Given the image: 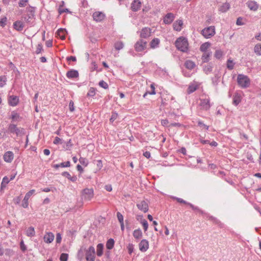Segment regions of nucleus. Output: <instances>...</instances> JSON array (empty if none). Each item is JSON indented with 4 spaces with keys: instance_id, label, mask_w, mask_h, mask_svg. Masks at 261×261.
Returning a JSON list of instances; mask_svg holds the SVG:
<instances>
[{
    "instance_id": "obj_60",
    "label": "nucleus",
    "mask_w": 261,
    "mask_h": 261,
    "mask_svg": "<svg viewBox=\"0 0 261 261\" xmlns=\"http://www.w3.org/2000/svg\"><path fill=\"white\" fill-rule=\"evenodd\" d=\"M56 190V188L55 187L49 188H45L41 189V191L44 192H49L50 191L54 192Z\"/></svg>"
},
{
    "instance_id": "obj_45",
    "label": "nucleus",
    "mask_w": 261,
    "mask_h": 261,
    "mask_svg": "<svg viewBox=\"0 0 261 261\" xmlns=\"http://www.w3.org/2000/svg\"><path fill=\"white\" fill-rule=\"evenodd\" d=\"M171 198L172 199L176 200L178 202L180 203H184V204L188 205V203H190V202H188L186 201V200L182 199V198H178V197H177L175 196H172Z\"/></svg>"
},
{
    "instance_id": "obj_4",
    "label": "nucleus",
    "mask_w": 261,
    "mask_h": 261,
    "mask_svg": "<svg viewBox=\"0 0 261 261\" xmlns=\"http://www.w3.org/2000/svg\"><path fill=\"white\" fill-rule=\"evenodd\" d=\"M201 34L206 39L211 38L216 34L215 27L214 26H210L202 30Z\"/></svg>"
},
{
    "instance_id": "obj_59",
    "label": "nucleus",
    "mask_w": 261,
    "mask_h": 261,
    "mask_svg": "<svg viewBox=\"0 0 261 261\" xmlns=\"http://www.w3.org/2000/svg\"><path fill=\"white\" fill-rule=\"evenodd\" d=\"M28 2V0H19L18 3L19 6L20 7H23L27 5V3Z\"/></svg>"
},
{
    "instance_id": "obj_35",
    "label": "nucleus",
    "mask_w": 261,
    "mask_h": 261,
    "mask_svg": "<svg viewBox=\"0 0 261 261\" xmlns=\"http://www.w3.org/2000/svg\"><path fill=\"white\" fill-rule=\"evenodd\" d=\"M133 236L137 240L141 239L142 237L141 230L140 228L135 230L133 232Z\"/></svg>"
},
{
    "instance_id": "obj_28",
    "label": "nucleus",
    "mask_w": 261,
    "mask_h": 261,
    "mask_svg": "<svg viewBox=\"0 0 261 261\" xmlns=\"http://www.w3.org/2000/svg\"><path fill=\"white\" fill-rule=\"evenodd\" d=\"M184 65L186 68L190 70L194 69L196 66L195 62L190 60L186 61Z\"/></svg>"
},
{
    "instance_id": "obj_3",
    "label": "nucleus",
    "mask_w": 261,
    "mask_h": 261,
    "mask_svg": "<svg viewBox=\"0 0 261 261\" xmlns=\"http://www.w3.org/2000/svg\"><path fill=\"white\" fill-rule=\"evenodd\" d=\"M94 197V190L92 188H85L82 191L81 199L84 201H89Z\"/></svg>"
},
{
    "instance_id": "obj_1",
    "label": "nucleus",
    "mask_w": 261,
    "mask_h": 261,
    "mask_svg": "<svg viewBox=\"0 0 261 261\" xmlns=\"http://www.w3.org/2000/svg\"><path fill=\"white\" fill-rule=\"evenodd\" d=\"M175 46L177 49L182 53H188L189 51L188 41L185 37H178L175 42Z\"/></svg>"
},
{
    "instance_id": "obj_41",
    "label": "nucleus",
    "mask_w": 261,
    "mask_h": 261,
    "mask_svg": "<svg viewBox=\"0 0 261 261\" xmlns=\"http://www.w3.org/2000/svg\"><path fill=\"white\" fill-rule=\"evenodd\" d=\"M7 78L6 75L0 76V88L3 87L6 85Z\"/></svg>"
},
{
    "instance_id": "obj_38",
    "label": "nucleus",
    "mask_w": 261,
    "mask_h": 261,
    "mask_svg": "<svg viewBox=\"0 0 261 261\" xmlns=\"http://www.w3.org/2000/svg\"><path fill=\"white\" fill-rule=\"evenodd\" d=\"M211 43L208 42L202 43L200 47V50L202 52H206L207 49L210 47Z\"/></svg>"
},
{
    "instance_id": "obj_57",
    "label": "nucleus",
    "mask_w": 261,
    "mask_h": 261,
    "mask_svg": "<svg viewBox=\"0 0 261 261\" xmlns=\"http://www.w3.org/2000/svg\"><path fill=\"white\" fill-rule=\"evenodd\" d=\"M128 252L129 254H131L134 250V245L133 244H129L127 247Z\"/></svg>"
},
{
    "instance_id": "obj_40",
    "label": "nucleus",
    "mask_w": 261,
    "mask_h": 261,
    "mask_svg": "<svg viewBox=\"0 0 261 261\" xmlns=\"http://www.w3.org/2000/svg\"><path fill=\"white\" fill-rule=\"evenodd\" d=\"M235 65V63L233 62V60L230 58L228 59L227 61L226 66L227 68L231 70H232L234 68V66Z\"/></svg>"
},
{
    "instance_id": "obj_55",
    "label": "nucleus",
    "mask_w": 261,
    "mask_h": 261,
    "mask_svg": "<svg viewBox=\"0 0 261 261\" xmlns=\"http://www.w3.org/2000/svg\"><path fill=\"white\" fill-rule=\"evenodd\" d=\"M141 223L142 224V226L143 227L144 230L145 231H147L148 227V224L147 221L145 219H143Z\"/></svg>"
},
{
    "instance_id": "obj_46",
    "label": "nucleus",
    "mask_w": 261,
    "mask_h": 261,
    "mask_svg": "<svg viewBox=\"0 0 261 261\" xmlns=\"http://www.w3.org/2000/svg\"><path fill=\"white\" fill-rule=\"evenodd\" d=\"M95 95V89L93 87H90L87 96L88 97H93Z\"/></svg>"
},
{
    "instance_id": "obj_12",
    "label": "nucleus",
    "mask_w": 261,
    "mask_h": 261,
    "mask_svg": "<svg viewBox=\"0 0 261 261\" xmlns=\"http://www.w3.org/2000/svg\"><path fill=\"white\" fill-rule=\"evenodd\" d=\"M139 250L142 252H146L149 248V242L146 239H143L139 244Z\"/></svg>"
},
{
    "instance_id": "obj_61",
    "label": "nucleus",
    "mask_w": 261,
    "mask_h": 261,
    "mask_svg": "<svg viewBox=\"0 0 261 261\" xmlns=\"http://www.w3.org/2000/svg\"><path fill=\"white\" fill-rule=\"evenodd\" d=\"M20 249L23 251L24 252L27 250V247L25 245L24 243V242L23 240H22L20 243Z\"/></svg>"
},
{
    "instance_id": "obj_7",
    "label": "nucleus",
    "mask_w": 261,
    "mask_h": 261,
    "mask_svg": "<svg viewBox=\"0 0 261 261\" xmlns=\"http://www.w3.org/2000/svg\"><path fill=\"white\" fill-rule=\"evenodd\" d=\"M147 47V41L142 39L138 40L134 45V48L136 51L140 52L145 50Z\"/></svg>"
},
{
    "instance_id": "obj_9",
    "label": "nucleus",
    "mask_w": 261,
    "mask_h": 261,
    "mask_svg": "<svg viewBox=\"0 0 261 261\" xmlns=\"http://www.w3.org/2000/svg\"><path fill=\"white\" fill-rule=\"evenodd\" d=\"M35 190L33 189L27 192L22 201L21 206L24 208H27L29 206V199L30 197L35 193Z\"/></svg>"
},
{
    "instance_id": "obj_51",
    "label": "nucleus",
    "mask_w": 261,
    "mask_h": 261,
    "mask_svg": "<svg viewBox=\"0 0 261 261\" xmlns=\"http://www.w3.org/2000/svg\"><path fill=\"white\" fill-rule=\"evenodd\" d=\"M197 124L199 127L204 128L206 130L208 129L209 126L205 124L202 121L198 120L197 122Z\"/></svg>"
},
{
    "instance_id": "obj_24",
    "label": "nucleus",
    "mask_w": 261,
    "mask_h": 261,
    "mask_svg": "<svg viewBox=\"0 0 261 261\" xmlns=\"http://www.w3.org/2000/svg\"><path fill=\"white\" fill-rule=\"evenodd\" d=\"M10 118L12 119L13 122H18L20 120L21 118L18 113L16 111H13L11 112V115Z\"/></svg>"
},
{
    "instance_id": "obj_8",
    "label": "nucleus",
    "mask_w": 261,
    "mask_h": 261,
    "mask_svg": "<svg viewBox=\"0 0 261 261\" xmlns=\"http://www.w3.org/2000/svg\"><path fill=\"white\" fill-rule=\"evenodd\" d=\"M8 130L11 133H15L17 136H18L20 134H24V129L23 128H21V129H19L16 124H10L8 126Z\"/></svg>"
},
{
    "instance_id": "obj_10",
    "label": "nucleus",
    "mask_w": 261,
    "mask_h": 261,
    "mask_svg": "<svg viewBox=\"0 0 261 261\" xmlns=\"http://www.w3.org/2000/svg\"><path fill=\"white\" fill-rule=\"evenodd\" d=\"M8 102L9 106L15 107L19 102V97L16 95H9L8 97Z\"/></svg>"
},
{
    "instance_id": "obj_62",
    "label": "nucleus",
    "mask_w": 261,
    "mask_h": 261,
    "mask_svg": "<svg viewBox=\"0 0 261 261\" xmlns=\"http://www.w3.org/2000/svg\"><path fill=\"white\" fill-rule=\"evenodd\" d=\"M62 240V236L60 233H58L56 235V243L57 244H60Z\"/></svg>"
},
{
    "instance_id": "obj_19",
    "label": "nucleus",
    "mask_w": 261,
    "mask_h": 261,
    "mask_svg": "<svg viewBox=\"0 0 261 261\" xmlns=\"http://www.w3.org/2000/svg\"><path fill=\"white\" fill-rule=\"evenodd\" d=\"M55 238V236L53 233L48 232L45 233L43 237L44 241L47 244L51 243Z\"/></svg>"
},
{
    "instance_id": "obj_29",
    "label": "nucleus",
    "mask_w": 261,
    "mask_h": 261,
    "mask_svg": "<svg viewBox=\"0 0 261 261\" xmlns=\"http://www.w3.org/2000/svg\"><path fill=\"white\" fill-rule=\"evenodd\" d=\"M160 42V40L159 38H153L150 43V48L154 49L158 47Z\"/></svg>"
},
{
    "instance_id": "obj_17",
    "label": "nucleus",
    "mask_w": 261,
    "mask_h": 261,
    "mask_svg": "<svg viewBox=\"0 0 261 261\" xmlns=\"http://www.w3.org/2000/svg\"><path fill=\"white\" fill-rule=\"evenodd\" d=\"M4 160L7 163H11L14 159V153L12 151H6L3 155Z\"/></svg>"
},
{
    "instance_id": "obj_64",
    "label": "nucleus",
    "mask_w": 261,
    "mask_h": 261,
    "mask_svg": "<svg viewBox=\"0 0 261 261\" xmlns=\"http://www.w3.org/2000/svg\"><path fill=\"white\" fill-rule=\"evenodd\" d=\"M96 166L99 170H100L102 168L103 165L101 160H99L96 161Z\"/></svg>"
},
{
    "instance_id": "obj_44",
    "label": "nucleus",
    "mask_w": 261,
    "mask_h": 261,
    "mask_svg": "<svg viewBox=\"0 0 261 261\" xmlns=\"http://www.w3.org/2000/svg\"><path fill=\"white\" fill-rule=\"evenodd\" d=\"M79 160L80 164L85 167H87L89 164L88 160L85 158L81 157Z\"/></svg>"
},
{
    "instance_id": "obj_21",
    "label": "nucleus",
    "mask_w": 261,
    "mask_h": 261,
    "mask_svg": "<svg viewBox=\"0 0 261 261\" xmlns=\"http://www.w3.org/2000/svg\"><path fill=\"white\" fill-rule=\"evenodd\" d=\"M246 5L250 10L253 11H256L258 8V5L255 1H249L246 3Z\"/></svg>"
},
{
    "instance_id": "obj_37",
    "label": "nucleus",
    "mask_w": 261,
    "mask_h": 261,
    "mask_svg": "<svg viewBox=\"0 0 261 261\" xmlns=\"http://www.w3.org/2000/svg\"><path fill=\"white\" fill-rule=\"evenodd\" d=\"M103 245L99 243L97 245L96 254L98 256H101L103 254Z\"/></svg>"
},
{
    "instance_id": "obj_54",
    "label": "nucleus",
    "mask_w": 261,
    "mask_h": 261,
    "mask_svg": "<svg viewBox=\"0 0 261 261\" xmlns=\"http://www.w3.org/2000/svg\"><path fill=\"white\" fill-rule=\"evenodd\" d=\"M60 166L62 168L69 167L71 166L70 162L68 161L66 162L61 163Z\"/></svg>"
},
{
    "instance_id": "obj_42",
    "label": "nucleus",
    "mask_w": 261,
    "mask_h": 261,
    "mask_svg": "<svg viewBox=\"0 0 261 261\" xmlns=\"http://www.w3.org/2000/svg\"><path fill=\"white\" fill-rule=\"evenodd\" d=\"M254 53L258 56H261V44H257L254 48Z\"/></svg>"
},
{
    "instance_id": "obj_43",
    "label": "nucleus",
    "mask_w": 261,
    "mask_h": 261,
    "mask_svg": "<svg viewBox=\"0 0 261 261\" xmlns=\"http://www.w3.org/2000/svg\"><path fill=\"white\" fill-rule=\"evenodd\" d=\"M223 55V51L221 49H217L214 54V57L217 59H220Z\"/></svg>"
},
{
    "instance_id": "obj_39",
    "label": "nucleus",
    "mask_w": 261,
    "mask_h": 261,
    "mask_svg": "<svg viewBox=\"0 0 261 261\" xmlns=\"http://www.w3.org/2000/svg\"><path fill=\"white\" fill-rule=\"evenodd\" d=\"M10 182L9 178L7 176H5L3 178L2 181L1 182V189H3L4 188H5L7 185Z\"/></svg>"
},
{
    "instance_id": "obj_16",
    "label": "nucleus",
    "mask_w": 261,
    "mask_h": 261,
    "mask_svg": "<svg viewBox=\"0 0 261 261\" xmlns=\"http://www.w3.org/2000/svg\"><path fill=\"white\" fill-rule=\"evenodd\" d=\"M175 18L174 15L172 13H168L164 17L163 21L166 24L171 23Z\"/></svg>"
},
{
    "instance_id": "obj_56",
    "label": "nucleus",
    "mask_w": 261,
    "mask_h": 261,
    "mask_svg": "<svg viewBox=\"0 0 261 261\" xmlns=\"http://www.w3.org/2000/svg\"><path fill=\"white\" fill-rule=\"evenodd\" d=\"M196 90V87L193 85L189 86L188 88V93L191 94Z\"/></svg>"
},
{
    "instance_id": "obj_2",
    "label": "nucleus",
    "mask_w": 261,
    "mask_h": 261,
    "mask_svg": "<svg viewBox=\"0 0 261 261\" xmlns=\"http://www.w3.org/2000/svg\"><path fill=\"white\" fill-rule=\"evenodd\" d=\"M238 85L242 88H246L249 86L250 80L247 76L242 74H239L237 77Z\"/></svg>"
},
{
    "instance_id": "obj_48",
    "label": "nucleus",
    "mask_w": 261,
    "mask_h": 261,
    "mask_svg": "<svg viewBox=\"0 0 261 261\" xmlns=\"http://www.w3.org/2000/svg\"><path fill=\"white\" fill-rule=\"evenodd\" d=\"M68 258V254L65 253H62L60 255V261H67Z\"/></svg>"
},
{
    "instance_id": "obj_23",
    "label": "nucleus",
    "mask_w": 261,
    "mask_h": 261,
    "mask_svg": "<svg viewBox=\"0 0 261 261\" xmlns=\"http://www.w3.org/2000/svg\"><path fill=\"white\" fill-rule=\"evenodd\" d=\"M200 106L203 110H207L210 107V100L208 99H203L201 100Z\"/></svg>"
},
{
    "instance_id": "obj_53",
    "label": "nucleus",
    "mask_w": 261,
    "mask_h": 261,
    "mask_svg": "<svg viewBox=\"0 0 261 261\" xmlns=\"http://www.w3.org/2000/svg\"><path fill=\"white\" fill-rule=\"evenodd\" d=\"M117 217L120 223H122L124 222L123 216L121 213L119 212H117Z\"/></svg>"
},
{
    "instance_id": "obj_13",
    "label": "nucleus",
    "mask_w": 261,
    "mask_h": 261,
    "mask_svg": "<svg viewBox=\"0 0 261 261\" xmlns=\"http://www.w3.org/2000/svg\"><path fill=\"white\" fill-rule=\"evenodd\" d=\"M92 17L96 22H100L105 19L106 15L103 12L97 11L93 13Z\"/></svg>"
},
{
    "instance_id": "obj_31",
    "label": "nucleus",
    "mask_w": 261,
    "mask_h": 261,
    "mask_svg": "<svg viewBox=\"0 0 261 261\" xmlns=\"http://www.w3.org/2000/svg\"><path fill=\"white\" fill-rule=\"evenodd\" d=\"M241 98L240 95L238 93H235L233 96V101L232 103L237 106L241 102Z\"/></svg>"
},
{
    "instance_id": "obj_32",
    "label": "nucleus",
    "mask_w": 261,
    "mask_h": 261,
    "mask_svg": "<svg viewBox=\"0 0 261 261\" xmlns=\"http://www.w3.org/2000/svg\"><path fill=\"white\" fill-rule=\"evenodd\" d=\"M33 17H34V14L31 12L30 14H28L27 16L24 17V20L30 25H32L33 24V22L32 21V20Z\"/></svg>"
},
{
    "instance_id": "obj_36",
    "label": "nucleus",
    "mask_w": 261,
    "mask_h": 261,
    "mask_svg": "<svg viewBox=\"0 0 261 261\" xmlns=\"http://www.w3.org/2000/svg\"><path fill=\"white\" fill-rule=\"evenodd\" d=\"M114 46L116 50L119 51L123 48L124 45L122 41H118L115 42Z\"/></svg>"
},
{
    "instance_id": "obj_27",
    "label": "nucleus",
    "mask_w": 261,
    "mask_h": 261,
    "mask_svg": "<svg viewBox=\"0 0 261 261\" xmlns=\"http://www.w3.org/2000/svg\"><path fill=\"white\" fill-rule=\"evenodd\" d=\"M203 54L201 57V60L203 63H207L210 60V57L212 55V51L203 52Z\"/></svg>"
},
{
    "instance_id": "obj_49",
    "label": "nucleus",
    "mask_w": 261,
    "mask_h": 261,
    "mask_svg": "<svg viewBox=\"0 0 261 261\" xmlns=\"http://www.w3.org/2000/svg\"><path fill=\"white\" fill-rule=\"evenodd\" d=\"M7 21V18L6 17H4L0 20V27L2 28H4Z\"/></svg>"
},
{
    "instance_id": "obj_47",
    "label": "nucleus",
    "mask_w": 261,
    "mask_h": 261,
    "mask_svg": "<svg viewBox=\"0 0 261 261\" xmlns=\"http://www.w3.org/2000/svg\"><path fill=\"white\" fill-rule=\"evenodd\" d=\"M117 117L118 113L116 112H113L110 119V122L111 123H113V122L117 118Z\"/></svg>"
},
{
    "instance_id": "obj_34",
    "label": "nucleus",
    "mask_w": 261,
    "mask_h": 261,
    "mask_svg": "<svg viewBox=\"0 0 261 261\" xmlns=\"http://www.w3.org/2000/svg\"><path fill=\"white\" fill-rule=\"evenodd\" d=\"M114 244V240L112 238H110L106 242V248L109 250H111L113 248Z\"/></svg>"
},
{
    "instance_id": "obj_20",
    "label": "nucleus",
    "mask_w": 261,
    "mask_h": 261,
    "mask_svg": "<svg viewBox=\"0 0 261 261\" xmlns=\"http://www.w3.org/2000/svg\"><path fill=\"white\" fill-rule=\"evenodd\" d=\"M67 34V31L65 29L60 28L57 31L56 35L59 37L61 39L64 40L65 39L66 35Z\"/></svg>"
},
{
    "instance_id": "obj_14",
    "label": "nucleus",
    "mask_w": 261,
    "mask_h": 261,
    "mask_svg": "<svg viewBox=\"0 0 261 261\" xmlns=\"http://www.w3.org/2000/svg\"><path fill=\"white\" fill-rule=\"evenodd\" d=\"M138 208L143 212L146 213L148 211V203L144 200H142L137 204Z\"/></svg>"
},
{
    "instance_id": "obj_5",
    "label": "nucleus",
    "mask_w": 261,
    "mask_h": 261,
    "mask_svg": "<svg viewBox=\"0 0 261 261\" xmlns=\"http://www.w3.org/2000/svg\"><path fill=\"white\" fill-rule=\"evenodd\" d=\"M188 205H189L192 208V209L195 212L200 213L201 215H204L207 217H208L210 219H211L212 221H213L214 222L217 224L219 223V221L217 218L213 216H210L208 214L205 213L203 211L200 210L198 206H195L191 203H188Z\"/></svg>"
},
{
    "instance_id": "obj_50",
    "label": "nucleus",
    "mask_w": 261,
    "mask_h": 261,
    "mask_svg": "<svg viewBox=\"0 0 261 261\" xmlns=\"http://www.w3.org/2000/svg\"><path fill=\"white\" fill-rule=\"evenodd\" d=\"M99 85L105 89H107L109 88L108 84L103 80H101L99 82Z\"/></svg>"
},
{
    "instance_id": "obj_33",
    "label": "nucleus",
    "mask_w": 261,
    "mask_h": 261,
    "mask_svg": "<svg viewBox=\"0 0 261 261\" xmlns=\"http://www.w3.org/2000/svg\"><path fill=\"white\" fill-rule=\"evenodd\" d=\"M26 235L29 237H34L35 236L34 227L33 226L29 227L26 230Z\"/></svg>"
},
{
    "instance_id": "obj_25",
    "label": "nucleus",
    "mask_w": 261,
    "mask_h": 261,
    "mask_svg": "<svg viewBox=\"0 0 261 261\" xmlns=\"http://www.w3.org/2000/svg\"><path fill=\"white\" fill-rule=\"evenodd\" d=\"M230 4L229 3L226 2L220 6L219 8V11L222 13H225L230 9Z\"/></svg>"
},
{
    "instance_id": "obj_52",
    "label": "nucleus",
    "mask_w": 261,
    "mask_h": 261,
    "mask_svg": "<svg viewBox=\"0 0 261 261\" xmlns=\"http://www.w3.org/2000/svg\"><path fill=\"white\" fill-rule=\"evenodd\" d=\"M58 12L60 14H61L65 12L68 13H71V12L67 8H59Z\"/></svg>"
},
{
    "instance_id": "obj_22",
    "label": "nucleus",
    "mask_w": 261,
    "mask_h": 261,
    "mask_svg": "<svg viewBox=\"0 0 261 261\" xmlns=\"http://www.w3.org/2000/svg\"><path fill=\"white\" fill-rule=\"evenodd\" d=\"M183 25V21L182 20H177L175 21L173 24V29L177 32H179L182 29Z\"/></svg>"
},
{
    "instance_id": "obj_15",
    "label": "nucleus",
    "mask_w": 261,
    "mask_h": 261,
    "mask_svg": "<svg viewBox=\"0 0 261 261\" xmlns=\"http://www.w3.org/2000/svg\"><path fill=\"white\" fill-rule=\"evenodd\" d=\"M66 76L69 79H73L77 78L79 76V73L77 70L71 69L67 72Z\"/></svg>"
},
{
    "instance_id": "obj_18",
    "label": "nucleus",
    "mask_w": 261,
    "mask_h": 261,
    "mask_svg": "<svg viewBox=\"0 0 261 261\" xmlns=\"http://www.w3.org/2000/svg\"><path fill=\"white\" fill-rule=\"evenodd\" d=\"M141 7V2L139 0H134L131 4V9L134 12L139 11Z\"/></svg>"
},
{
    "instance_id": "obj_58",
    "label": "nucleus",
    "mask_w": 261,
    "mask_h": 261,
    "mask_svg": "<svg viewBox=\"0 0 261 261\" xmlns=\"http://www.w3.org/2000/svg\"><path fill=\"white\" fill-rule=\"evenodd\" d=\"M42 50H43L42 45L41 43H39L37 46V48H36L35 53L36 54H39Z\"/></svg>"
},
{
    "instance_id": "obj_26",
    "label": "nucleus",
    "mask_w": 261,
    "mask_h": 261,
    "mask_svg": "<svg viewBox=\"0 0 261 261\" xmlns=\"http://www.w3.org/2000/svg\"><path fill=\"white\" fill-rule=\"evenodd\" d=\"M13 27L16 31H21L24 28L23 23L20 20L16 21L13 23Z\"/></svg>"
},
{
    "instance_id": "obj_6",
    "label": "nucleus",
    "mask_w": 261,
    "mask_h": 261,
    "mask_svg": "<svg viewBox=\"0 0 261 261\" xmlns=\"http://www.w3.org/2000/svg\"><path fill=\"white\" fill-rule=\"evenodd\" d=\"M86 261H95V250L93 246H91L86 250Z\"/></svg>"
},
{
    "instance_id": "obj_63",
    "label": "nucleus",
    "mask_w": 261,
    "mask_h": 261,
    "mask_svg": "<svg viewBox=\"0 0 261 261\" xmlns=\"http://www.w3.org/2000/svg\"><path fill=\"white\" fill-rule=\"evenodd\" d=\"M69 109L71 112L74 111V102L72 100H70L69 103Z\"/></svg>"
},
{
    "instance_id": "obj_30",
    "label": "nucleus",
    "mask_w": 261,
    "mask_h": 261,
    "mask_svg": "<svg viewBox=\"0 0 261 261\" xmlns=\"http://www.w3.org/2000/svg\"><path fill=\"white\" fill-rule=\"evenodd\" d=\"M213 68V64L211 62L203 66V71L205 74H208L212 71Z\"/></svg>"
},
{
    "instance_id": "obj_11",
    "label": "nucleus",
    "mask_w": 261,
    "mask_h": 261,
    "mask_svg": "<svg viewBox=\"0 0 261 261\" xmlns=\"http://www.w3.org/2000/svg\"><path fill=\"white\" fill-rule=\"evenodd\" d=\"M151 34V29L149 28L145 27L143 28L140 32V38L141 39H146L149 37Z\"/></svg>"
}]
</instances>
